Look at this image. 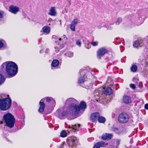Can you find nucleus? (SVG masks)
I'll list each match as a JSON object with an SVG mask.
<instances>
[{
	"instance_id": "obj_9",
	"label": "nucleus",
	"mask_w": 148,
	"mask_h": 148,
	"mask_svg": "<svg viewBox=\"0 0 148 148\" xmlns=\"http://www.w3.org/2000/svg\"><path fill=\"white\" fill-rule=\"evenodd\" d=\"M122 102L125 104H129L131 102V99L129 96L125 95L122 99Z\"/></svg>"
},
{
	"instance_id": "obj_28",
	"label": "nucleus",
	"mask_w": 148,
	"mask_h": 148,
	"mask_svg": "<svg viewBox=\"0 0 148 148\" xmlns=\"http://www.w3.org/2000/svg\"><path fill=\"white\" fill-rule=\"evenodd\" d=\"M66 133L64 130L62 131L60 133V136L62 137H64L66 136Z\"/></svg>"
},
{
	"instance_id": "obj_21",
	"label": "nucleus",
	"mask_w": 148,
	"mask_h": 148,
	"mask_svg": "<svg viewBox=\"0 0 148 148\" xmlns=\"http://www.w3.org/2000/svg\"><path fill=\"white\" fill-rule=\"evenodd\" d=\"M59 64V61L58 60H53L51 63L52 66L55 67L57 66Z\"/></svg>"
},
{
	"instance_id": "obj_30",
	"label": "nucleus",
	"mask_w": 148,
	"mask_h": 148,
	"mask_svg": "<svg viewBox=\"0 0 148 148\" xmlns=\"http://www.w3.org/2000/svg\"><path fill=\"white\" fill-rule=\"evenodd\" d=\"M97 143L99 145V146H100V147H104L106 145L105 143L103 141L99 142Z\"/></svg>"
},
{
	"instance_id": "obj_2",
	"label": "nucleus",
	"mask_w": 148,
	"mask_h": 148,
	"mask_svg": "<svg viewBox=\"0 0 148 148\" xmlns=\"http://www.w3.org/2000/svg\"><path fill=\"white\" fill-rule=\"evenodd\" d=\"M2 66H5L7 73L11 77L14 76L17 73L18 67L15 63L12 62H7L3 63Z\"/></svg>"
},
{
	"instance_id": "obj_17",
	"label": "nucleus",
	"mask_w": 148,
	"mask_h": 148,
	"mask_svg": "<svg viewBox=\"0 0 148 148\" xmlns=\"http://www.w3.org/2000/svg\"><path fill=\"white\" fill-rule=\"evenodd\" d=\"M69 114V112L67 111H63L59 115V117L61 119H62L64 118V116Z\"/></svg>"
},
{
	"instance_id": "obj_1",
	"label": "nucleus",
	"mask_w": 148,
	"mask_h": 148,
	"mask_svg": "<svg viewBox=\"0 0 148 148\" xmlns=\"http://www.w3.org/2000/svg\"><path fill=\"white\" fill-rule=\"evenodd\" d=\"M77 102V100L72 98L68 99L66 100L65 105L69 106V114L74 115L78 114L79 108L76 105Z\"/></svg>"
},
{
	"instance_id": "obj_3",
	"label": "nucleus",
	"mask_w": 148,
	"mask_h": 148,
	"mask_svg": "<svg viewBox=\"0 0 148 148\" xmlns=\"http://www.w3.org/2000/svg\"><path fill=\"white\" fill-rule=\"evenodd\" d=\"M3 120L6 125L10 128H12L14 126L15 119L14 116L10 113H8L4 115Z\"/></svg>"
},
{
	"instance_id": "obj_46",
	"label": "nucleus",
	"mask_w": 148,
	"mask_h": 148,
	"mask_svg": "<svg viewBox=\"0 0 148 148\" xmlns=\"http://www.w3.org/2000/svg\"><path fill=\"white\" fill-rule=\"evenodd\" d=\"M0 123L1 124H2L3 123V122L2 121H1Z\"/></svg>"
},
{
	"instance_id": "obj_7",
	"label": "nucleus",
	"mask_w": 148,
	"mask_h": 148,
	"mask_svg": "<svg viewBox=\"0 0 148 148\" xmlns=\"http://www.w3.org/2000/svg\"><path fill=\"white\" fill-rule=\"evenodd\" d=\"M102 91L103 94L106 95H110L112 93V91L111 88L109 87H104L102 89Z\"/></svg>"
},
{
	"instance_id": "obj_48",
	"label": "nucleus",
	"mask_w": 148,
	"mask_h": 148,
	"mask_svg": "<svg viewBox=\"0 0 148 148\" xmlns=\"http://www.w3.org/2000/svg\"><path fill=\"white\" fill-rule=\"evenodd\" d=\"M81 70H80V72H81Z\"/></svg>"
},
{
	"instance_id": "obj_42",
	"label": "nucleus",
	"mask_w": 148,
	"mask_h": 148,
	"mask_svg": "<svg viewBox=\"0 0 148 148\" xmlns=\"http://www.w3.org/2000/svg\"><path fill=\"white\" fill-rule=\"evenodd\" d=\"M3 43L0 40V48L2 47L3 46Z\"/></svg>"
},
{
	"instance_id": "obj_12",
	"label": "nucleus",
	"mask_w": 148,
	"mask_h": 148,
	"mask_svg": "<svg viewBox=\"0 0 148 148\" xmlns=\"http://www.w3.org/2000/svg\"><path fill=\"white\" fill-rule=\"evenodd\" d=\"M143 45V41L141 40H137L134 42L133 46L134 47L138 48L139 47H141Z\"/></svg>"
},
{
	"instance_id": "obj_4",
	"label": "nucleus",
	"mask_w": 148,
	"mask_h": 148,
	"mask_svg": "<svg viewBox=\"0 0 148 148\" xmlns=\"http://www.w3.org/2000/svg\"><path fill=\"white\" fill-rule=\"evenodd\" d=\"M11 100L10 98H6L0 99V108L3 110H8L10 107Z\"/></svg>"
},
{
	"instance_id": "obj_45",
	"label": "nucleus",
	"mask_w": 148,
	"mask_h": 148,
	"mask_svg": "<svg viewBox=\"0 0 148 148\" xmlns=\"http://www.w3.org/2000/svg\"><path fill=\"white\" fill-rule=\"evenodd\" d=\"M42 50H41L40 51V53H41L42 52Z\"/></svg>"
},
{
	"instance_id": "obj_37",
	"label": "nucleus",
	"mask_w": 148,
	"mask_h": 148,
	"mask_svg": "<svg viewBox=\"0 0 148 148\" xmlns=\"http://www.w3.org/2000/svg\"><path fill=\"white\" fill-rule=\"evenodd\" d=\"M67 38L65 35H64L62 37V38H61V40H62V42H63L67 39Z\"/></svg>"
},
{
	"instance_id": "obj_47",
	"label": "nucleus",
	"mask_w": 148,
	"mask_h": 148,
	"mask_svg": "<svg viewBox=\"0 0 148 148\" xmlns=\"http://www.w3.org/2000/svg\"><path fill=\"white\" fill-rule=\"evenodd\" d=\"M62 148V147H59V148Z\"/></svg>"
},
{
	"instance_id": "obj_36",
	"label": "nucleus",
	"mask_w": 148,
	"mask_h": 148,
	"mask_svg": "<svg viewBox=\"0 0 148 148\" xmlns=\"http://www.w3.org/2000/svg\"><path fill=\"white\" fill-rule=\"evenodd\" d=\"M75 26L74 25H73L71 24L70 28H71V29L72 31H75Z\"/></svg>"
},
{
	"instance_id": "obj_40",
	"label": "nucleus",
	"mask_w": 148,
	"mask_h": 148,
	"mask_svg": "<svg viewBox=\"0 0 148 148\" xmlns=\"http://www.w3.org/2000/svg\"><path fill=\"white\" fill-rule=\"evenodd\" d=\"M100 147L99 145L97 143L94 145L93 148H99Z\"/></svg>"
},
{
	"instance_id": "obj_35",
	"label": "nucleus",
	"mask_w": 148,
	"mask_h": 148,
	"mask_svg": "<svg viewBox=\"0 0 148 148\" xmlns=\"http://www.w3.org/2000/svg\"><path fill=\"white\" fill-rule=\"evenodd\" d=\"M91 44L93 46H96L98 45V42L97 41H93L91 42Z\"/></svg>"
},
{
	"instance_id": "obj_44",
	"label": "nucleus",
	"mask_w": 148,
	"mask_h": 148,
	"mask_svg": "<svg viewBox=\"0 0 148 148\" xmlns=\"http://www.w3.org/2000/svg\"><path fill=\"white\" fill-rule=\"evenodd\" d=\"M55 49H56V53H57L59 51V49L58 48H57V47H55Z\"/></svg>"
},
{
	"instance_id": "obj_6",
	"label": "nucleus",
	"mask_w": 148,
	"mask_h": 148,
	"mask_svg": "<svg viewBox=\"0 0 148 148\" xmlns=\"http://www.w3.org/2000/svg\"><path fill=\"white\" fill-rule=\"evenodd\" d=\"M107 52V50L106 49L104 48L100 49L97 52V58L99 59H100L101 57L103 56Z\"/></svg>"
},
{
	"instance_id": "obj_13",
	"label": "nucleus",
	"mask_w": 148,
	"mask_h": 148,
	"mask_svg": "<svg viewBox=\"0 0 148 148\" xmlns=\"http://www.w3.org/2000/svg\"><path fill=\"white\" fill-rule=\"evenodd\" d=\"M41 99L39 103L40 107L39 109V111L40 112H43L44 110L45 105L43 102V99Z\"/></svg>"
},
{
	"instance_id": "obj_20",
	"label": "nucleus",
	"mask_w": 148,
	"mask_h": 148,
	"mask_svg": "<svg viewBox=\"0 0 148 148\" xmlns=\"http://www.w3.org/2000/svg\"><path fill=\"white\" fill-rule=\"evenodd\" d=\"M50 30V28L47 26L44 27L42 29L43 32L46 34H48Z\"/></svg>"
},
{
	"instance_id": "obj_23",
	"label": "nucleus",
	"mask_w": 148,
	"mask_h": 148,
	"mask_svg": "<svg viewBox=\"0 0 148 148\" xmlns=\"http://www.w3.org/2000/svg\"><path fill=\"white\" fill-rule=\"evenodd\" d=\"M98 121L99 123H104L105 122L106 119L104 117L102 116H99V117L98 118Z\"/></svg>"
},
{
	"instance_id": "obj_24",
	"label": "nucleus",
	"mask_w": 148,
	"mask_h": 148,
	"mask_svg": "<svg viewBox=\"0 0 148 148\" xmlns=\"http://www.w3.org/2000/svg\"><path fill=\"white\" fill-rule=\"evenodd\" d=\"M120 140H117L115 142H114V146L113 147V148H117L119 146L120 144Z\"/></svg>"
},
{
	"instance_id": "obj_43",
	"label": "nucleus",
	"mask_w": 148,
	"mask_h": 148,
	"mask_svg": "<svg viewBox=\"0 0 148 148\" xmlns=\"http://www.w3.org/2000/svg\"><path fill=\"white\" fill-rule=\"evenodd\" d=\"M145 108L146 109H148V104H145Z\"/></svg>"
},
{
	"instance_id": "obj_14",
	"label": "nucleus",
	"mask_w": 148,
	"mask_h": 148,
	"mask_svg": "<svg viewBox=\"0 0 148 148\" xmlns=\"http://www.w3.org/2000/svg\"><path fill=\"white\" fill-rule=\"evenodd\" d=\"M57 12L55 7H52L49 10V12L48 14L51 16H55L56 15Z\"/></svg>"
},
{
	"instance_id": "obj_27",
	"label": "nucleus",
	"mask_w": 148,
	"mask_h": 148,
	"mask_svg": "<svg viewBox=\"0 0 148 148\" xmlns=\"http://www.w3.org/2000/svg\"><path fill=\"white\" fill-rule=\"evenodd\" d=\"M65 55L69 57H71L73 56V53L71 52H68L65 54Z\"/></svg>"
},
{
	"instance_id": "obj_18",
	"label": "nucleus",
	"mask_w": 148,
	"mask_h": 148,
	"mask_svg": "<svg viewBox=\"0 0 148 148\" xmlns=\"http://www.w3.org/2000/svg\"><path fill=\"white\" fill-rule=\"evenodd\" d=\"M112 135L111 134H106L102 136V138L103 140H109L112 138Z\"/></svg>"
},
{
	"instance_id": "obj_39",
	"label": "nucleus",
	"mask_w": 148,
	"mask_h": 148,
	"mask_svg": "<svg viewBox=\"0 0 148 148\" xmlns=\"http://www.w3.org/2000/svg\"><path fill=\"white\" fill-rule=\"evenodd\" d=\"M85 47L86 48H87L88 49H89L90 48L91 45L88 43H87L86 44V45H85Z\"/></svg>"
},
{
	"instance_id": "obj_22",
	"label": "nucleus",
	"mask_w": 148,
	"mask_h": 148,
	"mask_svg": "<svg viewBox=\"0 0 148 148\" xmlns=\"http://www.w3.org/2000/svg\"><path fill=\"white\" fill-rule=\"evenodd\" d=\"M86 79L87 78H86L85 75L84 76L83 78L82 77H80L78 83H82L86 81Z\"/></svg>"
},
{
	"instance_id": "obj_41",
	"label": "nucleus",
	"mask_w": 148,
	"mask_h": 148,
	"mask_svg": "<svg viewBox=\"0 0 148 148\" xmlns=\"http://www.w3.org/2000/svg\"><path fill=\"white\" fill-rule=\"evenodd\" d=\"M130 87L133 89H134L135 88V86L134 84H130Z\"/></svg>"
},
{
	"instance_id": "obj_31",
	"label": "nucleus",
	"mask_w": 148,
	"mask_h": 148,
	"mask_svg": "<svg viewBox=\"0 0 148 148\" xmlns=\"http://www.w3.org/2000/svg\"><path fill=\"white\" fill-rule=\"evenodd\" d=\"M122 21V18H119L117 20L116 24V25H119Z\"/></svg>"
},
{
	"instance_id": "obj_34",
	"label": "nucleus",
	"mask_w": 148,
	"mask_h": 148,
	"mask_svg": "<svg viewBox=\"0 0 148 148\" xmlns=\"http://www.w3.org/2000/svg\"><path fill=\"white\" fill-rule=\"evenodd\" d=\"M53 39H56L57 40L56 41V42L58 41H60L61 40V38H58L56 36H53Z\"/></svg>"
},
{
	"instance_id": "obj_29",
	"label": "nucleus",
	"mask_w": 148,
	"mask_h": 148,
	"mask_svg": "<svg viewBox=\"0 0 148 148\" xmlns=\"http://www.w3.org/2000/svg\"><path fill=\"white\" fill-rule=\"evenodd\" d=\"M78 23V20L77 19H74L72 21L71 24L76 26V25Z\"/></svg>"
},
{
	"instance_id": "obj_10",
	"label": "nucleus",
	"mask_w": 148,
	"mask_h": 148,
	"mask_svg": "<svg viewBox=\"0 0 148 148\" xmlns=\"http://www.w3.org/2000/svg\"><path fill=\"white\" fill-rule=\"evenodd\" d=\"M78 141V140L76 137H73L72 138L71 140L69 143L70 145H71L72 147H73L76 145Z\"/></svg>"
},
{
	"instance_id": "obj_38",
	"label": "nucleus",
	"mask_w": 148,
	"mask_h": 148,
	"mask_svg": "<svg viewBox=\"0 0 148 148\" xmlns=\"http://www.w3.org/2000/svg\"><path fill=\"white\" fill-rule=\"evenodd\" d=\"M3 11L0 12V21H1L3 18Z\"/></svg>"
},
{
	"instance_id": "obj_33",
	"label": "nucleus",
	"mask_w": 148,
	"mask_h": 148,
	"mask_svg": "<svg viewBox=\"0 0 148 148\" xmlns=\"http://www.w3.org/2000/svg\"><path fill=\"white\" fill-rule=\"evenodd\" d=\"M45 99L47 102H49L53 100V99L51 97H46Z\"/></svg>"
},
{
	"instance_id": "obj_32",
	"label": "nucleus",
	"mask_w": 148,
	"mask_h": 148,
	"mask_svg": "<svg viewBox=\"0 0 148 148\" xmlns=\"http://www.w3.org/2000/svg\"><path fill=\"white\" fill-rule=\"evenodd\" d=\"M81 41L80 40H77L76 41V45L79 47L81 46Z\"/></svg>"
},
{
	"instance_id": "obj_5",
	"label": "nucleus",
	"mask_w": 148,
	"mask_h": 148,
	"mask_svg": "<svg viewBox=\"0 0 148 148\" xmlns=\"http://www.w3.org/2000/svg\"><path fill=\"white\" fill-rule=\"evenodd\" d=\"M129 119V116L127 114L122 113L119 115L118 121L121 123H124L128 121Z\"/></svg>"
},
{
	"instance_id": "obj_8",
	"label": "nucleus",
	"mask_w": 148,
	"mask_h": 148,
	"mask_svg": "<svg viewBox=\"0 0 148 148\" xmlns=\"http://www.w3.org/2000/svg\"><path fill=\"white\" fill-rule=\"evenodd\" d=\"M19 10V8L18 7L14 5H11L9 8L10 12L15 14H16Z\"/></svg>"
},
{
	"instance_id": "obj_26",
	"label": "nucleus",
	"mask_w": 148,
	"mask_h": 148,
	"mask_svg": "<svg viewBox=\"0 0 148 148\" xmlns=\"http://www.w3.org/2000/svg\"><path fill=\"white\" fill-rule=\"evenodd\" d=\"M5 81V78L4 76L0 74V85L2 84Z\"/></svg>"
},
{
	"instance_id": "obj_25",
	"label": "nucleus",
	"mask_w": 148,
	"mask_h": 148,
	"mask_svg": "<svg viewBox=\"0 0 148 148\" xmlns=\"http://www.w3.org/2000/svg\"><path fill=\"white\" fill-rule=\"evenodd\" d=\"M131 71L133 72H135L137 70V66L136 65H133L130 68Z\"/></svg>"
},
{
	"instance_id": "obj_11",
	"label": "nucleus",
	"mask_w": 148,
	"mask_h": 148,
	"mask_svg": "<svg viewBox=\"0 0 148 148\" xmlns=\"http://www.w3.org/2000/svg\"><path fill=\"white\" fill-rule=\"evenodd\" d=\"M99 114L98 112H95L92 114L90 116L91 119L93 122H95L99 117Z\"/></svg>"
},
{
	"instance_id": "obj_19",
	"label": "nucleus",
	"mask_w": 148,
	"mask_h": 148,
	"mask_svg": "<svg viewBox=\"0 0 148 148\" xmlns=\"http://www.w3.org/2000/svg\"><path fill=\"white\" fill-rule=\"evenodd\" d=\"M112 130L117 134H119L122 132L121 128H117L115 127H113L112 128Z\"/></svg>"
},
{
	"instance_id": "obj_16",
	"label": "nucleus",
	"mask_w": 148,
	"mask_h": 148,
	"mask_svg": "<svg viewBox=\"0 0 148 148\" xmlns=\"http://www.w3.org/2000/svg\"><path fill=\"white\" fill-rule=\"evenodd\" d=\"M79 110H83L84 111L86 107V103L84 101H82L80 103L79 106ZM79 113L80 111L79 112V113L78 114H79Z\"/></svg>"
},
{
	"instance_id": "obj_15",
	"label": "nucleus",
	"mask_w": 148,
	"mask_h": 148,
	"mask_svg": "<svg viewBox=\"0 0 148 148\" xmlns=\"http://www.w3.org/2000/svg\"><path fill=\"white\" fill-rule=\"evenodd\" d=\"M80 125L79 124H75L74 125H69V127L74 130L77 131H78L80 129Z\"/></svg>"
}]
</instances>
